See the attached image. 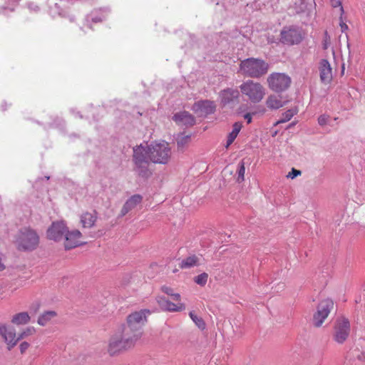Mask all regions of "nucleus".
<instances>
[{
  "label": "nucleus",
  "mask_w": 365,
  "mask_h": 365,
  "mask_svg": "<svg viewBox=\"0 0 365 365\" xmlns=\"http://www.w3.org/2000/svg\"><path fill=\"white\" fill-rule=\"evenodd\" d=\"M171 157V148L168 143L162 140L153 142L143 146L142 144L133 148V160L135 164V171L143 178H148L152 175L148 168L150 162L155 164H167Z\"/></svg>",
  "instance_id": "1"
},
{
  "label": "nucleus",
  "mask_w": 365,
  "mask_h": 365,
  "mask_svg": "<svg viewBox=\"0 0 365 365\" xmlns=\"http://www.w3.org/2000/svg\"><path fill=\"white\" fill-rule=\"evenodd\" d=\"M138 340H139V334H131L123 328L121 331L115 333L110 337L108 352L110 356L117 355L133 347Z\"/></svg>",
  "instance_id": "2"
},
{
  "label": "nucleus",
  "mask_w": 365,
  "mask_h": 365,
  "mask_svg": "<svg viewBox=\"0 0 365 365\" xmlns=\"http://www.w3.org/2000/svg\"><path fill=\"white\" fill-rule=\"evenodd\" d=\"M269 68V64L259 58H247L240 63L241 73L252 78H261L268 73Z\"/></svg>",
  "instance_id": "3"
},
{
  "label": "nucleus",
  "mask_w": 365,
  "mask_h": 365,
  "mask_svg": "<svg viewBox=\"0 0 365 365\" xmlns=\"http://www.w3.org/2000/svg\"><path fill=\"white\" fill-rule=\"evenodd\" d=\"M38 243L39 236L34 230L29 227L20 230L16 239V245L19 250L32 251L38 247Z\"/></svg>",
  "instance_id": "4"
},
{
  "label": "nucleus",
  "mask_w": 365,
  "mask_h": 365,
  "mask_svg": "<svg viewBox=\"0 0 365 365\" xmlns=\"http://www.w3.org/2000/svg\"><path fill=\"white\" fill-rule=\"evenodd\" d=\"M150 314L149 309H141L129 314L127 317V324L123 328L131 334H139V339L142 336V327L147 321V315Z\"/></svg>",
  "instance_id": "5"
},
{
  "label": "nucleus",
  "mask_w": 365,
  "mask_h": 365,
  "mask_svg": "<svg viewBox=\"0 0 365 365\" xmlns=\"http://www.w3.org/2000/svg\"><path fill=\"white\" fill-rule=\"evenodd\" d=\"M242 93L254 103H259L265 96V88L258 82L247 80L240 86Z\"/></svg>",
  "instance_id": "6"
},
{
  "label": "nucleus",
  "mask_w": 365,
  "mask_h": 365,
  "mask_svg": "<svg viewBox=\"0 0 365 365\" xmlns=\"http://www.w3.org/2000/svg\"><path fill=\"white\" fill-rule=\"evenodd\" d=\"M267 81L270 90L282 93L290 86L291 78L284 73H272L267 77Z\"/></svg>",
  "instance_id": "7"
},
{
  "label": "nucleus",
  "mask_w": 365,
  "mask_h": 365,
  "mask_svg": "<svg viewBox=\"0 0 365 365\" xmlns=\"http://www.w3.org/2000/svg\"><path fill=\"white\" fill-rule=\"evenodd\" d=\"M350 334V322L347 318L340 317L336 319L333 339L339 344H344Z\"/></svg>",
  "instance_id": "8"
},
{
  "label": "nucleus",
  "mask_w": 365,
  "mask_h": 365,
  "mask_svg": "<svg viewBox=\"0 0 365 365\" xmlns=\"http://www.w3.org/2000/svg\"><path fill=\"white\" fill-rule=\"evenodd\" d=\"M280 36L282 43L287 45L298 44L303 38L301 29L294 26L284 27L281 31Z\"/></svg>",
  "instance_id": "9"
},
{
  "label": "nucleus",
  "mask_w": 365,
  "mask_h": 365,
  "mask_svg": "<svg viewBox=\"0 0 365 365\" xmlns=\"http://www.w3.org/2000/svg\"><path fill=\"white\" fill-rule=\"evenodd\" d=\"M334 302L330 299H326L320 302L317 306V312L314 314V324L316 327L322 326L325 319L333 309Z\"/></svg>",
  "instance_id": "10"
},
{
  "label": "nucleus",
  "mask_w": 365,
  "mask_h": 365,
  "mask_svg": "<svg viewBox=\"0 0 365 365\" xmlns=\"http://www.w3.org/2000/svg\"><path fill=\"white\" fill-rule=\"evenodd\" d=\"M66 229L63 222H54L47 230V237L56 242L61 240L66 232Z\"/></svg>",
  "instance_id": "11"
},
{
  "label": "nucleus",
  "mask_w": 365,
  "mask_h": 365,
  "mask_svg": "<svg viewBox=\"0 0 365 365\" xmlns=\"http://www.w3.org/2000/svg\"><path fill=\"white\" fill-rule=\"evenodd\" d=\"M81 232L78 230L68 231L64 235L65 242L64 247L66 250H71L78 246L83 245L85 242L81 240Z\"/></svg>",
  "instance_id": "12"
},
{
  "label": "nucleus",
  "mask_w": 365,
  "mask_h": 365,
  "mask_svg": "<svg viewBox=\"0 0 365 365\" xmlns=\"http://www.w3.org/2000/svg\"><path fill=\"white\" fill-rule=\"evenodd\" d=\"M0 335L8 344L9 350H11L14 346H16L17 342L19 341V339H18V336L16 335L14 329L11 327H7L4 324H0Z\"/></svg>",
  "instance_id": "13"
},
{
  "label": "nucleus",
  "mask_w": 365,
  "mask_h": 365,
  "mask_svg": "<svg viewBox=\"0 0 365 365\" xmlns=\"http://www.w3.org/2000/svg\"><path fill=\"white\" fill-rule=\"evenodd\" d=\"M216 110L214 101L209 100L199 101L194 103L193 110L201 116L212 114Z\"/></svg>",
  "instance_id": "14"
},
{
  "label": "nucleus",
  "mask_w": 365,
  "mask_h": 365,
  "mask_svg": "<svg viewBox=\"0 0 365 365\" xmlns=\"http://www.w3.org/2000/svg\"><path fill=\"white\" fill-rule=\"evenodd\" d=\"M320 81L322 83L329 84L333 78L331 64L327 59H322L319 63Z\"/></svg>",
  "instance_id": "15"
},
{
  "label": "nucleus",
  "mask_w": 365,
  "mask_h": 365,
  "mask_svg": "<svg viewBox=\"0 0 365 365\" xmlns=\"http://www.w3.org/2000/svg\"><path fill=\"white\" fill-rule=\"evenodd\" d=\"M157 302L162 310L168 312H181L185 310V306L182 303L174 304L166 299L164 297H158Z\"/></svg>",
  "instance_id": "16"
},
{
  "label": "nucleus",
  "mask_w": 365,
  "mask_h": 365,
  "mask_svg": "<svg viewBox=\"0 0 365 365\" xmlns=\"http://www.w3.org/2000/svg\"><path fill=\"white\" fill-rule=\"evenodd\" d=\"M239 96L240 92L237 89L227 88L220 93V101L223 105L237 102Z\"/></svg>",
  "instance_id": "17"
},
{
  "label": "nucleus",
  "mask_w": 365,
  "mask_h": 365,
  "mask_svg": "<svg viewBox=\"0 0 365 365\" xmlns=\"http://www.w3.org/2000/svg\"><path fill=\"white\" fill-rule=\"evenodd\" d=\"M143 197L140 195H134L128 198L125 204L123 205L119 217H123L133 209H134L138 205L141 203Z\"/></svg>",
  "instance_id": "18"
},
{
  "label": "nucleus",
  "mask_w": 365,
  "mask_h": 365,
  "mask_svg": "<svg viewBox=\"0 0 365 365\" xmlns=\"http://www.w3.org/2000/svg\"><path fill=\"white\" fill-rule=\"evenodd\" d=\"M173 119L179 125H182L185 126L192 125L195 123V118L187 111H182L175 113L173 115Z\"/></svg>",
  "instance_id": "19"
},
{
  "label": "nucleus",
  "mask_w": 365,
  "mask_h": 365,
  "mask_svg": "<svg viewBox=\"0 0 365 365\" xmlns=\"http://www.w3.org/2000/svg\"><path fill=\"white\" fill-rule=\"evenodd\" d=\"M287 101H282V96L274 94L269 95L266 100V106L271 110H277L285 106Z\"/></svg>",
  "instance_id": "20"
},
{
  "label": "nucleus",
  "mask_w": 365,
  "mask_h": 365,
  "mask_svg": "<svg viewBox=\"0 0 365 365\" xmlns=\"http://www.w3.org/2000/svg\"><path fill=\"white\" fill-rule=\"evenodd\" d=\"M97 220V214L96 212H85L81 216V223L84 228L92 227Z\"/></svg>",
  "instance_id": "21"
},
{
  "label": "nucleus",
  "mask_w": 365,
  "mask_h": 365,
  "mask_svg": "<svg viewBox=\"0 0 365 365\" xmlns=\"http://www.w3.org/2000/svg\"><path fill=\"white\" fill-rule=\"evenodd\" d=\"M200 258L195 255H192L182 259L180 263L181 269H188L199 264Z\"/></svg>",
  "instance_id": "22"
},
{
  "label": "nucleus",
  "mask_w": 365,
  "mask_h": 365,
  "mask_svg": "<svg viewBox=\"0 0 365 365\" xmlns=\"http://www.w3.org/2000/svg\"><path fill=\"white\" fill-rule=\"evenodd\" d=\"M242 127V123L236 122L232 126V130L229 133L226 143V148H228L235 140Z\"/></svg>",
  "instance_id": "23"
},
{
  "label": "nucleus",
  "mask_w": 365,
  "mask_h": 365,
  "mask_svg": "<svg viewBox=\"0 0 365 365\" xmlns=\"http://www.w3.org/2000/svg\"><path fill=\"white\" fill-rule=\"evenodd\" d=\"M30 320V317L27 312H20L15 314L12 319L11 322L16 325H22L27 324Z\"/></svg>",
  "instance_id": "24"
},
{
  "label": "nucleus",
  "mask_w": 365,
  "mask_h": 365,
  "mask_svg": "<svg viewBox=\"0 0 365 365\" xmlns=\"http://www.w3.org/2000/svg\"><path fill=\"white\" fill-rule=\"evenodd\" d=\"M99 11L101 12V16L97 15L96 14L97 11H95L92 12L89 16H87L86 23L88 27L91 28L90 26V21L94 23H97L101 22L106 19V14L107 13V10L103 11L102 9H100Z\"/></svg>",
  "instance_id": "25"
},
{
  "label": "nucleus",
  "mask_w": 365,
  "mask_h": 365,
  "mask_svg": "<svg viewBox=\"0 0 365 365\" xmlns=\"http://www.w3.org/2000/svg\"><path fill=\"white\" fill-rule=\"evenodd\" d=\"M56 316V312L54 311L45 312L39 316L37 322L41 326H45L52 318Z\"/></svg>",
  "instance_id": "26"
},
{
  "label": "nucleus",
  "mask_w": 365,
  "mask_h": 365,
  "mask_svg": "<svg viewBox=\"0 0 365 365\" xmlns=\"http://www.w3.org/2000/svg\"><path fill=\"white\" fill-rule=\"evenodd\" d=\"M190 318L195 324V325L200 329L203 330L205 329V323L202 317L197 316L194 312H190L189 314Z\"/></svg>",
  "instance_id": "27"
},
{
  "label": "nucleus",
  "mask_w": 365,
  "mask_h": 365,
  "mask_svg": "<svg viewBox=\"0 0 365 365\" xmlns=\"http://www.w3.org/2000/svg\"><path fill=\"white\" fill-rule=\"evenodd\" d=\"M295 114H297L296 109L287 110V111L282 113V118L277 122V124L284 123L289 121Z\"/></svg>",
  "instance_id": "28"
},
{
  "label": "nucleus",
  "mask_w": 365,
  "mask_h": 365,
  "mask_svg": "<svg viewBox=\"0 0 365 365\" xmlns=\"http://www.w3.org/2000/svg\"><path fill=\"white\" fill-rule=\"evenodd\" d=\"M245 167L243 160L240 161L237 166V178L238 182H242L245 180Z\"/></svg>",
  "instance_id": "29"
},
{
  "label": "nucleus",
  "mask_w": 365,
  "mask_h": 365,
  "mask_svg": "<svg viewBox=\"0 0 365 365\" xmlns=\"http://www.w3.org/2000/svg\"><path fill=\"white\" fill-rule=\"evenodd\" d=\"M208 279V274L205 272H203L194 278V282L201 286L203 287L206 284Z\"/></svg>",
  "instance_id": "30"
},
{
  "label": "nucleus",
  "mask_w": 365,
  "mask_h": 365,
  "mask_svg": "<svg viewBox=\"0 0 365 365\" xmlns=\"http://www.w3.org/2000/svg\"><path fill=\"white\" fill-rule=\"evenodd\" d=\"M49 13L52 17H56L57 16L61 15V9L58 6V3H54L53 6H50Z\"/></svg>",
  "instance_id": "31"
},
{
  "label": "nucleus",
  "mask_w": 365,
  "mask_h": 365,
  "mask_svg": "<svg viewBox=\"0 0 365 365\" xmlns=\"http://www.w3.org/2000/svg\"><path fill=\"white\" fill-rule=\"evenodd\" d=\"M35 332V329L34 327H27L24 331H23L19 336L18 339L21 340V339L32 335Z\"/></svg>",
  "instance_id": "32"
},
{
  "label": "nucleus",
  "mask_w": 365,
  "mask_h": 365,
  "mask_svg": "<svg viewBox=\"0 0 365 365\" xmlns=\"http://www.w3.org/2000/svg\"><path fill=\"white\" fill-rule=\"evenodd\" d=\"M190 140V135H184L178 139L177 143L178 148H183Z\"/></svg>",
  "instance_id": "33"
},
{
  "label": "nucleus",
  "mask_w": 365,
  "mask_h": 365,
  "mask_svg": "<svg viewBox=\"0 0 365 365\" xmlns=\"http://www.w3.org/2000/svg\"><path fill=\"white\" fill-rule=\"evenodd\" d=\"M9 2H11V6L1 8L2 12H4V13L6 9H9L10 11H14L15 9V7L18 5L19 0H9Z\"/></svg>",
  "instance_id": "34"
},
{
  "label": "nucleus",
  "mask_w": 365,
  "mask_h": 365,
  "mask_svg": "<svg viewBox=\"0 0 365 365\" xmlns=\"http://www.w3.org/2000/svg\"><path fill=\"white\" fill-rule=\"evenodd\" d=\"M330 2L333 7H339V10L341 15L344 14V9L341 5V0H330Z\"/></svg>",
  "instance_id": "35"
},
{
  "label": "nucleus",
  "mask_w": 365,
  "mask_h": 365,
  "mask_svg": "<svg viewBox=\"0 0 365 365\" xmlns=\"http://www.w3.org/2000/svg\"><path fill=\"white\" fill-rule=\"evenodd\" d=\"M329 118V115H321L318 118V123H319L321 126H324V125H327V124Z\"/></svg>",
  "instance_id": "36"
},
{
  "label": "nucleus",
  "mask_w": 365,
  "mask_h": 365,
  "mask_svg": "<svg viewBox=\"0 0 365 365\" xmlns=\"http://www.w3.org/2000/svg\"><path fill=\"white\" fill-rule=\"evenodd\" d=\"M301 175V171L296 170L294 168L292 169V171L289 173L287 175V178H290L292 179H294V178L297 177L298 175Z\"/></svg>",
  "instance_id": "37"
},
{
  "label": "nucleus",
  "mask_w": 365,
  "mask_h": 365,
  "mask_svg": "<svg viewBox=\"0 0 365 365\" xmlns=\"http://www.w3.org/2000/svg\"><path fill=\"white\" fill-rule=\"evenodd\" d=\"M28 8L33 11L37 12L39 11V7L38 5L33 2L28 3Z\"/></svg>",
  "instance_id": "38"
},
{
  "label": "nucleus",
  "mask_w": 365,
  "mask_h": 365,
  "mask_svg": "<svg viewBox=\"0 0 365 365\" xmlns=\"http://www.w3.org/2000/svg\"><path fill=\"white\" fill-rule=\"evenodd\" d=\"M162 291L164 293H165V294H167L168 295H170V296H172L173 293H174L172 288L166 287V286L162 287Z\"/></svg>",
  "instance_id": "39"
},
{
  "label": "nucleus",
  "mask_w": 365,
  "mask_h": 365,
  "mask_svg": "<svg viewBox=\"0 0 365 365\" xmlns=\"http://www.w3.org/2000/svg\"><path fill=\"white\" fill-rule=\"evenodd\" d=\"M29 347V344L26 341L22 342L19 346L20 351L21 353H24Z\"/></svg>",
  "instance_id": "40"
},
{
  "label": "nucleus",
  "mask_w": 365,
  "mask_h": 365,
  "mask_svg": "<svg viewBox=\"0 0 365 365\" xmlns=\"http://www.w3.org/2000/svg\"><path fill=\"white\" fill-rule=\"evenodd\" d=\"M244 118L247 120V123L250 124L252 122V114L250 113L245 114Z\"/></svg>",
  "instance_id": "41"
},
{
  "label": "nucleus",
  "mask_w": 365,
  "mask_h": 365,
  "mask_svg": "<svg viewBox=\"0 0 365 365\" xmlns=\"http://www.w3.org/2000/svg\"><path fill=\"white\" fill-rule=\"evenodd\" d=\"M339 25H340L342 32H344L345 31H346L348 29V26L344 22H343L341 20Z\"/></svg>",
  "instance_id": "42"
},
{
  "label": "nucleus",
  "mask_w": 365,
  "mask_h": 365,
  "mask_svg": "<svg viewBox=\"0 0 365 365\" xmlns=\"http://www.w3.org/2000/svg\"><path fill=\"white\" fill-rule=\"evenodd\" d=\"M173 297V299L175 301H180V295L178 293H173V295L171 296Z\"/></svg>",
  "instance_id": "43"
},
{
  "label": "nucleus",
  "mask_w": 365,
  "mask_h": 365,
  "mask_svg": "<svg viewBox=\"0 0 365 365\" xmlns=\"http://www.w3.org/2000/svg\"><path fill=\"white\" fill-rule=\"evenodd\" d=\"M344 69H345L344 63H343L342 67H341V73H342V74H344Z\"/></svg>",
  "instance_id": "44"
},
{
  "label": "nucleus",
  "mask_w": 365,
  "mask_h": 365,
  "mask_svg": "<svg viewBox=\"0 0 365 365\" xmlns=\"http://www.w3.org/2000/svg\"><path fill=\"white\" fill-rule=\"evenodd\" d=\"M1 108H2V110H6V108H4V105H2V106H1Z\"/></svg>",
  "instance_id": "45"
},
{
  "label": "nucleus",
  "mask_w": 365,
  "mask_h": 365,
  "mask_svg": "<svg viewBox=\"0 0 365 365\" xmlns=\"http://www.w3.org/2000/svg\"><path fill=\"white\" fill-rule=\"evenodd\" d=\"M77 114L79 115V117H80L81 118H83V116H82L81 115H80L78 112L77 113Z\"/></svg>",
  "instance_id": "46"
},
{
  "label": "nucleus",
  "mask_w": 365,
  "mask_h": 365,
  "mask_svg": "<svg viewBox=\"0 0 365 365\" xmlns=\"http://www.w3.org/2000/svg\"><path fill=\"white\" fill-rule=\"evenodd\" d=\"M324 49H326V48H327V46H326V45H324Z\"/></svg>",
  "instance_id": "47"
}]
</instances>
